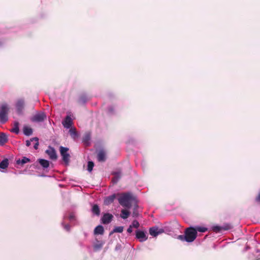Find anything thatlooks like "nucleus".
<instances>
[{"label":"nucleus","mask_w":260,"mask_h":260,"mask_svg":"<svg viewBox=\"0 0 260 260\" xmlns=\"http://www.w3.org/2000/svg\"><path fill=\"white\" fill-rule=\"evenodd\" d=\"M97 159L99 161L104 162L106 160V152L104 150H100L97 154Z\"/></svg>","instance_id":"obj_12"},{"label":"nucleus","mask_w":260,"mask_h":260,"mask_svg":"<svg viewBox=\"0 0 260 260\" xmlns=\"http://www.w3.org/2000/svg\"><path fill=\"white\" fill-rule=\"evenodd\" d=\"M90 139V137L89 135H86L83 138V142L86 146H88L89 143V142Z\"/></svg>","instance_id":"obj_27"},{"label":"nucleus","mask_w":260,"mask_h":260,"mask_svg":"<svg viewBox=\"0 0 260 260\" xmlns=\"http://www.w3.org/2000/svg\"><path fill=\"white\" fill-rule=\"evenodd\" d=\"M62 124L64 127L66 128H70L73 124V121L71 116L67 115L64 120L62 121Z\"/></svg>","instance_id":"obj_11"},{"label":"nucleus","mask_w":260,"mask_h":260,"mask_svg":"<svg viewBox=\"0 0 260 260\" xmlns=\"http://www.w3.org/2000/svg\"><path fill=\"white\" fill-rule=\"evenodd\" d=\"M8 141L7 136L4 133H0V145H4Z\"/></svg>","instance_id":"obj_14"},{"label":"nucleus","mask_w":260,"mask_h":260,"mask_svg":"<svg viewBox=\"0 0 260 260\" xmlns=\"http://www.w3.org/2000/svg\"><path fill=\"white\" fill-rule=\"evenodd\" d=\"M30 161V160L28 158H27L26 157H23L21 160L19 159L17 161V164L24 165V164H26Z\"/></svg>","instance_id":"obj_23"},{"label":"nucleus","mask_w":260,"mask_h":260,"mask_svg":"<svg viewBox=\"0 0 260 260\" xmlns=\"http://www.w3.org/2000/svg\"><path fill=\"white\" fill-rule=\"evenodd\" d=\"M46 153L49 156V158L52 160H56L57 158L56 151L53 147L49 146L48 149L46 150Z\"/></svg>","instance_id":"obj_9"},{"label":"nucleus","mask_w":260,"mask_h":260,"mask_svg":"<svg viewBox=\"0 0 260 260\" xmlns=\"http://www.w3.org/2000/svg\"><path fill=\"white\" fill-rule=\"evenodd\" d=\"M104 232V228L102 225L97 226L94 230V233L95 235H103Z\"/></svg>","instance_id":"obj_16"},{"label":"nucleus","mask_w":260,"mask_h":260,"mask_svg":"<svg viewBox=\"0 0 260 260\" xmlns=\"http://www.w3.org/2000/svg\"><path fill=\"white\" fill-rule=\"evenodd\" d=\"M9 165L8 159L6 158L0 162V168L5 169L8 168Z\"/></svg>","instance_id":"obj_21"},{"label":"nucleus","mask_w":260,"mask_h":260,"mask_svg":"<svg viewBox=\"0 0 260 260\" xmlns=\"http://www.w3.org/2000/svg\"><path fill=\"white\" fill-rule=\"evenodd\" d=\"M136 238L141 242H144L148 239L146 232L140 230L136 231Z\"/></svg>","instance_id":"obj_5"},{"label":"nucleus","mask_w":260,"mask_h":260,"mask_svg":"<svg viewBox=\"0 0 260 260\" xmlns=\"http://www.w3.org/2000/svg\"><path fill=\"white\" fill-rule=\"evenodd\" d=\"M31 141H36V143L34 146V147L36 150L38 149L39 145V139L37 137H34V138H31Z\"/></svg>","instance_id":"obj_29"},{"label":"nucleus","mask_w":260,"mask_h":260,"mask_svg":"<svg viewBox=\"0 0 260 260\" xmlns=\"http://www.w3.org/2000/svg\"><path fill=\"white\" fill-rule=\"evenodd\" d=\"M120 217L123 219H126L128 217L130 212L125 209H122L121 211Z\"/></svg>","instance_id":"obj_20"},{"label":"nucleus","mask_w":260,"mask_h":260,"mask_svg":"<svg viewBox=\"0 0 260 260\" xmlns=\"http://www.w3.org/2000/svg\"><path fill=\"white\" fill-rule=\"evenodd\" d=\"M94 167V163L92 161H89L88 162L87 170L89 172H91Z\"/></svg>","instance_id":"obj_30"},{"label":"nucleus","mask_w":260,"mask_h":260,"mask_svg":"<svg viewBox=\"0 0 260 260\" xmlns=\"http://www.w3.org/2000/svg\"><path fill=\"white\" fill-rule=\"evenodd\" d=\"M232 225L230 224L226 223L223 226H213L212 227V230L215 233H219L222 230L226 231L230 230L232 228Z\"/></svg>","instance_id":"obj_6"},{"label":"nucleus","mask_w":260,"mask_h":260,"mask_svg":"<svg viewBox=\"0 0 260 260\" xmlns=\"http://www.w3.org/2000/svg\"><path fill=\"white\" fill-rule=\"evenodd\" d=\"M24 106V102L23 100H19L16 103V108L18 112H21Z\"/></svg>","instance_id":"obj_15"},{"label":"nucleus","mask_w":260,"mask_h":260,"mask_svg":"<svg viewBox=\"0 0 260 260\" xmlns=\"http://www.w3.org/2000/svg\"><path fill=\"white\" fill-rule=\"evenodd\" d=\"M115 198H116L115 194H113L111 196H108L105 199L104 204L106 205H109L112 204L114 202Z\"/></svg>","instance_id":"obj_13"},{"label":"nucleus","mask_w":260,"mask_h":260,"mask_svg":"<svg viewBox=\"0 0 260 260\" xmlns=\"http://www.w3.org/2000/svg\"><path fill=\"white\" fill-rule=\"evenodd\" d=\"M195 229L197 230V232L198 231L200 232L204 233L207 231V229L205 227L197 226Z\"/></svg>","instance_id":"obj_31"},{"label":"nucleus","mask_w":260,"mask_h":260,"mask_svg":"<svg viewBox=\"0 0 260 260\" xmlns=\"http://www.w3.org/2000/svg\"><path fill=\"white\" fill-rule=\"evenodd\" d=\"M91 211L93 214L98 216L100 215V209L99 206L96 204H94L92 206Z\"/></svg>","instance_id":"obj_17"},{"label":"nucleus","mask_w":260,"mask_h":260,"mask_svg":"<svg viewBox=\"0 0 260 260\" xmlns=\"http://www.w3.org/2000/svg\"><path fill=\"white\" fill-rule=\"evenodd\" d=\"M114 174L115 175V176L112 179V181L114 183H116L118 182L119 178H120V173L116 172V173H114Z\"/></svg>","instance_id":"obj_28"},{"label":"nucleus","mask_w":260,"mask_h":260,"mask_svg":"<svg viewBox=\"0 0 260 260\" xmlns=\"http://www.w3.org/2000/svg\"><path fill=\"white\" fill-rule=\"evenodd\" d=\"M132 228L133 227L131 225H129V228L127 230V232L129 233H131L132 232Z\"/></svg>","instance_id":"obj_39"},{"label":"nucleus","mask_w":260,"mask_h":260,"mask_svg":"<svg viewBox=\"0 0 260 260\" xmlns=\"http://www.w3.org/2000/svg\"><path fill=\"white\" fill-rule=\"evenodd\" d=\"M9 109V107L6 104H3L0 107V121L3 123H5L8 119Z\"/></svg>","instance_id":"obj_3"},{"label":"nucleus","mask_w":260,"mask_h":260,"mask_svg":"<svg viewBox=\"0 0 260 260\" xmlns=\"http://www.w3.org/2000/svg\"><path fill=\"white\" fill-rule=\"evenodd\" d=\"M69 219L70 221L75 220L76 219V217L75 214L73 213H71L69 216Z\"/></svg>","instance_id":"obj_34"},{"label":"nucleus","mask_w":260,"mask_h":260,"mask_svg":"<svg viewBox=\"0 0 260 260\" xmlns=\"http://www.w3.org/2000/svg\"><path fill=\"white\" fill-rule=\"evenodd\" d=\"M23 133L25 135L29 136L32 135V129L28 126H24L23 127Z\"/></svg>","instance_id":"obj_19"},{"label":"nucleus","mask_w":260,"mask_h":260,"mask_svg":"<svg viewBox=\"0 0 260 260\" xmlns=\"http://www.w3.org/2000/svg\"><path fill=\"white\" fill-rule=\"evenodd\" d=\"M3 44V43L2 41H0V46H2Z\"/></svg>","instance_id":"obj_40"},{"label":"nucleus","mask_w":260,"mask_h":260,"mask_svg":"<svg viewBox=\"0 0 260 260\" xmlns=\"http://www.w3.org/2000/svg\"><path fill=\"white\" fill-rule=\"evenodd\" d=\"M113 218V216L111 214L105 213L101 218V221L103 224H109V223L111 222Z\"/></svg>","instance_id":"obj_10"},{"label":"nucleus","mask_w":260,"mask_h":260,"mask_svg":"<svg viewBox=\"0 0 260 260\" xmlns=\"http://www.w3.org/2000/svg\"><path fill=\"white\" fill-rule=\"evenodd\" d=\"M64 228L67 231H69L70 230V226L69 224H65L64 225Z\"/></svg>","instance_id":"obj_37"},{"label":"nucleus","mask_w":260,"mask_h":260,"mask_svg":"<svg viewBox=\"0 0 260 260\" xmlns=\"http://www.w3.org/2000/svg\"><path fill=\"white\" fill-rule=\"evenodd\" d=\"M59 150L60 154L62 157V160L66 163V164L68 165L70 161V154L68 153L69 148L60 146L59 148Z\"/></svg>","instance_id":"obj_4"},{"label":"nucleus","mask_w":260,"mask_h":260,"mask_svg":"<svg viewBox=\"0 0 260 260\" xmlns=\"http://www.w3.org/2000/svg\"><path fill=\"white\" fill-rule=\"evenodd\" d=\"M11 132L18 134L19 133V122L15 121L14 127L11 130Z\"/></svg>","instance_id":"obj_22"},{"label":"nucleus","mask_w":260,"mask_h":260,"mask_svg":"<svg viewBox=\"0 0 260 260\" xmlns=\"http://www.w3.org/2000/svg\"><path fill=\"white\" fill-rule=\"evenodd\" d=\"M197 236V230L194 228L190 226L185 229L184 235H179L178 239L182 241L192 242L196 239Z\"/></svg>","instance_id":"obj_1"},{"label":"nucleus","mask_w":260,"mask_h":260,"mask_svg":"<svg viewBox=\"0 0 260 260\" xmlns=\"http://www.w3.org/2000/svg\"><path fill=\"white\" fill-rule=\"evenodd\" d=\"M119 203L123 207L130 208L133 202L136 201L135 197L129 192L122 194L118 199Z\"/></svg>","instance_id":"obj_2"},{"label":"nucleus","mask_w":260,"mask_h":260,"mask_svg":"<svg viewBox=\"0 0 260 260\" xmlns=\"http://www.w3.org/2000/svg\"><path fill=\"white\" fill-rule=\"evenodd\" d=\"M87 101V96L83 94L79 97L78 102L80 104H83L85 103Z\"/></svg>","instance_id":"obj_24"},{"label":"nucleus","mask_w":260,"mask_h":260,"mask_svg":"<svg viewBox=\"0 0 260 260\" xmlns=\"http://www.w3.org/2000/svg\"><path fill=\"white\" fill-rule=\"evenodd\" d=\"M164 230L162 229H159L157 226H153L149 229V234L153 237H156L159 234L164 233Z\"/></svg>","instance_id":"obj_8"},{"label":"nucleus","mask_w":260,"mask_h":260,"mask_svg":"<svg viewBox=\"0 0 260 260\" xmlns=\"http://www.w3.org/2000/svg\"><path fill=\"white\" fill-rule=\"evenodd\" d=\"M131 225L133 228L137 229V228H138L139 227L140 223H139V222L137 220H134L133 221L132 225Z\"/></svg>","instance_id":"obj_32"},{"label":"nucleus","mask_w":260,"mask_h":260,"mask_svg":"<svg viewBox=\"0 0 260 260\" xmlns=\"http://www.w3.org/2000/svg\"><path fill=\"white\" fill-rule=\"evenodd\" d=\"M123 231V227L122 226H117L114 228V229L110 233V235H112L114 233H122Z\"/></svg>","instance_id":"obj_26"},{"label":"nucleus","mask_w":260,"mask_h":260,"mask_svg":"<svg viewBox=\"0 0 260 260\" xmlns=\"http://www.w3.org/2000/svg\"><path fill=\"white\" fill-rule=\"evenodd\" d=\"M69 133L72 137V138L75 139L77 137V133L76 131V128H71L69 130Z\"/></svg>","instance_id":"obj_25"},{"label":"nucleus","mask_w":260,"mask_h":260,"mask_svg":"<svg viewBox=\"0 0 260 260\" xmlns=\"http://www.w3.org/2000/svg\"><path fill=\"white\" fill-rule=\"evenodd\" d=\"M255 202L258 204H260V190L257 195V196L255 198Z\"/></svg>","instance_id":"obj_36"},{"label":"nucleus","mask_w":260,"mask_h":260,"mask_svg":"<svg viewBox=\"0 0 260 260\" xmlns=\"http://www.w3.org/2000/svg\"><path fill=\"white\" fill-rule=\"evenodd\" d=\"M38 161L44 168H47L49 166V161L44 159H39Z\"/></svg>","instance_id":"obj_18"},{"label":"nucleus","mask_w":260,"mask_h":260,"mask_svg":"<svg viewBox=\"0 0 260 260\" xmlns=\"http://www.w3.org/2000/svg\"><path fill=\"white\" fill-rule=\"evenodd\" d=\"M32 141H31V139L29 140H26V145L27 147H29L31 144V142H32Z\"/></svg>","instance_id":"obj_38"},{"label":"nucleus","mask_w":260,"mask_h":260,"mask_svg":"<svg viewBox=\"0 0 260 260\" xmlns=\"http://www.w3.org/2000/svg\"><path fill=\"white\" fill-rule=\"evenodd\" d=\"M46 118V116L44 112L38 113L35 114L32 118L31 121L34 122H42Z\"/></svg>","instance_id":"obj_7"},{"label":"nucleus","mask_w":260,"mask_h":260,"mask_svg":"<svg viewBox=\"0 0 260 260\" xmlns=\"http://www.w3.org/2000/svg\"><path fill=\"white\" fill-rule=\"evenodd\" d=\"M137 206H136L134 208V210L133 213V215L134 217H137L138 216V212L137 210Z\"/></svg>","instance_id":"obj_35"},{"label":"nucleus","mask_w":260,"mask_h":260,"mask_svg":"<svg viewBox=\"0 0 260 260\" xmlns=\"http://www.w3.org/2000/svg\"><path fill=\"white\" fill-rule=\"evenodd\" d=\"M103 243H100L95 244L94 245V249L95 250H99L101 248H102V247H103Z\"/></svg>","instance_id":"obj_33"}]
</instances>
